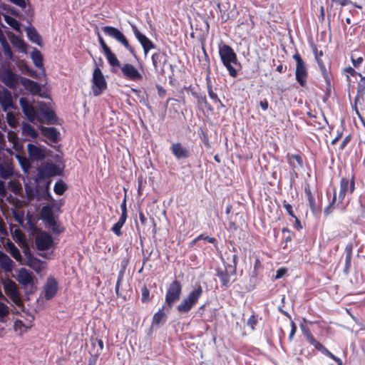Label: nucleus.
Returning <instances> with one entry per match:
<instances>
[{
    "label": "nucleus",
    "instance_id": "obj_1",
    "mask_svg": "<svg viewBox=\"0 0 365 365\" xmlns=\"http://www.w3.org/2000/svg\"><path fill=\"white\" fill-rule=\"evenodd\" d=\"M19 104L28 120L33 123H53L56 119L53 111L44 103L39 102L36 106L26 98L19 99Z\"/></svg>",
    "mask_w": 365,
    "mask_h": 365
},
{
    "label": "nucleus",
    "instance_id": "obj_2",
    "mask_svg": "<svg viewBox=\"0 0 365 365\" xmlns=\"http://www.w3.org/2000/svg\"><path fill=\"white\" fill-rule=\"evenodd\" d=\"M355 190V182L353 176L351 178H343L340 181L338 198L334 190L332 199L329 201V205L324 209L325 215L331 214L334 208L344 210L349 205L351 196Z\"/></svg>",
    "mask_w": 365,
    "mask_h": 365
},
{
    "label": "nucleus",
    "instance_id": "obj_3",
    "mask_svg": "<svg viewBox=\"0 0 365 365\" xmlns=\"http://www.w3.org/2000/svg\"><path fill=\"white\" fill-rule=\"evenodd\" d=\"M219 55L230 76L233 78L236 77L237 71L235 66L239 65V63L234 50L230 46L224 44L219 47Z\"/></svg>",
    "mask_w": 365,
    "mask_h": 365
},
{
    "label": "nucleus",
    "instance_id": "obj_4",
    "mask_svg": "<svg viewBox=\"0 0 365 365\" xmlns=\"http://www.w3.org/2000/svg\"><path fill=\"white\" fill-rule=\"evenodd\" d=\"M202 294V288L198 284L197 285L187 297H184L180 303L178 305L177 309L180 313H187L197 303L199 299Z\"/></svg>",
    "mask_w": 365,
    "mask_h": 365
},
{
    "label": "nucleus",
    "instance_id": "obj_5",
    "mask_svg": "<svg viewBox=\"0 0 365 365\" xmlns=\"http://www.w3.org/2000/svg\"><path fill=\"white\" fill-rule=\"evenodd\" d=\"M182 285L178 280L173 281L169 286L165 294V304L168 309H171L175 302L180 299Z\"/></svg>",
    "mask_w": 365,
    "mask_h": 365
},
{
    "label": "nucleus",
    "instance_id": "obj_6",
    "mask_svg": "<svg viewBox=\"0 0 365 365\" xmlns=\"http://www.w3.org/2000/svg\"><path fill=\"white\" fill-rule=\"evenodd\" d=\"M102 30L106 36L114 38L115 41L121 43L131 53H134L133 48L129 44L125 35L118 29L107 26L103 27Z\"/></svg>",
    "mask_w": 365,
    "mask_h": 365
},
{
    "label": "nucleus",
    "instance_id": "obj_7",
    "mask_svg": "<svg viewBox=\"0 0 365 365\" xmlns=\"http://www.w3.org/2000/svg\"><path fill=\"white\" fill-rule=\"evenodd\" d=\"M107 87V83L101 69L96 66L93 73L92 91L95 96H100Z\"/></svg>",
    "mask_w": 365,
    "mask_h": 365
},
{
    "label": "nucleus",
    "instance_id": "obj_8",
    "mask_svg": "<svg viewBox=\"0 0 365 365\" xmlns=\"http://www.w3.org/2000/svg\"><path fill=\"white\" fill-rule=\"evenodd\" d=\"M41 217L47 224V225L56 233H59L61 231L55 219L53 209L51 206L47 205L41 208Z\"/></svg>",
    "mask_w": 365,
    "mask_h": 365
},
{
    "label": "nucleus",
    "instance_id": "obj_9",
    "mask_svg": "<svg viewBox=\"0 0 365 365\" xmlns=\"http://www.w3.org/2000/svg\"><path fill=\"white\" fill-rule=\"evenodd\" d=\"M293 58L297 62L296 66V80L302 86H304L307 82V71L305 63L299 53H295Z\"/></svg>",
    "mask_w": 365,
    "mask_h": 365
},
{
    "label": "nucleus",
    "instance_id": "obj_10",
    "mask_svg": "<svg viewBox=\"0 0 365 365\" xmlns=\"http://www.w3.org/2000/svg\"><path fill=\"white\" fill-rule=\"evenodd\" d=\"M1 81L9 88L15 89L19 85L20 77L9 69H5L1 74Z\"/></svg>",
    "mask_w": 365,
    "mask_h": 365
},
{
    "label": "nucleus",
    "instance_id": "obj_11",
    "mask_svg": "<svg viewBox=\"0 0 365 365\" xmlns=\"http://www.w3.org/2000/svg\"><path fill=\"white\" fill-rule=\"evenodd\" d=\"M4 292L7 296L16 304L20 301V295L19 293L16 284L10 279H7L3 282Z\"/></svg>",
    "mask_w": 365,
    "mask_h": 365
},
{
    "label": "nucleus",
    "instance_id": "obj_12",
    "mask_svg": "<svg viewBox=\"0 0 365 365\" xmlns=\"http://www.w3.org/2000/svg\"><path fill=\"white\" fill-rule=\"evenodd\" d=\"M53 245L52 236L46 232H42L37 235L36 237V245L39 250H46L50 249Z\"/></svg>",
    "mask_w": 365,
    "mask_h": 365
},
{
    "label": "nucleus",
    "instance_id": "obj_13",
    "mask_svg": "<svg viewBox=\"0 0 365 365\" xmlns=\"http://www.w3.org/2000/svg\"><path fill=\"white\" fill-rule=\"evenodd\" d=\"M121 71L123 76L133 81H138L143 79L142 74L130 63H125L121 66Z\"/></svg>",
    "mask_w": 365,
    "mask_h": 365
},
{
    "label": "nucleus",
    "instance_id": "obj_14",
    "mask_svg": "<svg viewBox=\"0 0 365 365\" xmlns=\"http://www.w3.org/2000/svg\"><path fill=\"white\" fill-rule=\"evenodd\" d=\"M132 31L143 48L145 56H147L150 49L155 48L154 43L144 34H141L135 25H132Z\"/></svg>",
    "mask_w": 365,
    "mask_h": 365
},
{
    "label": "nucleus",
    "instance_id": "obj_15",
    "mask_svg": "<svg viewBox=\"0 0 365 365\" xmlns=\"http://www.w3.org/2000/svg\"><path fill=\"white\" fill-rule=\"evenodd\" d=\"M40 173L44 177H51L61 175V170L54 163L46 162L41 165Z\"/></svg>",
    "mask_w": 365,
    "mask_h": 365
},
{
    "label": "nucleus",
    "instance_id": "obj_16",
    "mask_svg": "<svg viewBox=\"0 0 365 365\" xmlns=\"http://www.w3.org/2000/svg\"><path fill=\"white\" fill-rule=\"evenodd\" d=\"M27 150L29 157L32 160H42L46 156V149L36 145L29 144Z\"/></svg>",
    "mask_w": 365,
    "mask_h": 365
},
{
    "label": "nucleus",
    "instance_id": "obj_17",
    "mask_svg": "<svg viewBox=\"0 0 365 365\" xmlns=\"http://www.w3.org/2000/svg\"><path fill=\"white\" fill-rule=\"evenodd\" d=\"M58 290V282L54 277H50L44 286V297L46 299L53 298Z\"/></svg>",
    "mask_w": 365,
    "mask_h": 365
},
{
    "label": "nucleus",
    "instance_id": "obj_18",
    "mask_svg": "<svg viewBox=\"0 0 365 365\" xmlns=\"http://www.w3.org/2000/svg\"><path fill=\"white\" fill-rule=\"evenodd\" d=\"M0 103L5 112L14 108L12 95L10 91L5 88L0 90Z\"/></svg>",
    "mask_w": 365,
    "mask_h": 365
},
{
    "label": "nucleus",
    "instance_id": "obj_19",
    "mask_svg": "<svg viewBox=\"0 0 365 365\" xmlns=\"http://www.w3.org/2000/svg\"><path fill=\"white\" fill-rule=\"evenodd\" d=\"M15 175L14 166L9 162L0 163V178L8 180Z\"/></svg>",
    "mask_w": 365,
    "mask_h": 365
},
{
    "label": "nucleus",
    "instance_id": "obj_20",
    "mask_svg": "<svg viewBox=\"0 0 365 365\" xmlns=\"http://www.w3.org/2000/svg\"><path fill=\"white\" fill-rule=\"evenodd\" d=\"M20 83L22 84L24 88L31 94H37L40 93L41 90V86L38 83L30 79L21 78Z\"/></svg>",
    "mask_w": 365,
    "mask_h": 365
},
{
    "label": "nucleus",
    "instance_id": "obj_21",
    "mask_svg": "<svg viewBox=\"0 0 365 365\" xmlns=\"http://www.w3.org/2000/svg\"><path fill=\"white\" fill-rule=\"evenodd\" d=\"M0 266L6 272H10L13 270L14 262L5 253L0 250Z\"/></svg>",
    "mask_w": 365,
    "mask_h": 365
},
{
    "label": "nucleus",
    "instance_id": "obj_22",
    "mask_svg": "<svg viewBox=\"0 0 365 365\" xmlns=\"http://www.w3.org/2000/svg\"><path fill=\"white\" fill-rule=\"evenodd\" d=\"M16 279L24 285H28L33 282V277L31 272L24 268H21L17 274Z\"/></svg>",
    "mask_w": 365,
    "mask_h": 365
},
{
    "label": "nucleus",
    "instance_id": "obj_23",
    "mask_svg": "<svg viewBox=\"0 0 365 365\" xmlns=\"http://www.w3.org/2000/svg\"><path fill=\"white\" fill-rule=\"evenodd\" d=\"M171 150L178 159L186 158L189 156V151L179 143L173 144Z\"/></svg>",
    "mask_w": 365,
    "mask_h": 365
},
{
    "label": "nucleus",
    "instance_id": "obj_24",
    "mask_svg": "<svg viewBox=\"0 0 365 365\" xmlns=\"http://www.w3.org/2000/svg\"><path fill=\"white\" fill-rule=\"evenodd\" d=\"M6 251L17 261L21 263L23 257L19 249L10 240H8L4 245Z\"/></svg>",
    "mask_w": 365,
    "mask_h": 365
},
{
    "label": "nucleus",
    "instance_id": "obj_25",
    "mask_svg": "<svg viewBox=\"0 0 365 365\" xmlns=\"http://www.w3.org/2000/svg\"><path fill=\"white\" fill-rule=\"evenodd\" d=\"M170 309H168V307L164 305L161 309H160L153 316V325H159L161 322H165L166 318V314L165 311L169 312Z\"/></svg>",
    "mask_w": 365,
    "mask_h": 365
},
{
    "label": "nucleus",
    "instance_id": "obj_26",
    "mask_svg": "<svg viewBox=\"0 0 365 365\" xmlns=\"http://www.w3.org/2000/svg\"><path fill=\"white\" fill-rule=\"evenodd\" d=\"M42 134L53 142L57 141L59 133L54 128L41 127Z\"/></svg>",
    "mask_w": 365,
    "mask_h": 365
},
{
    "label": "nucleus",
    "instance_id": "obj_27",
    "mask_svg": "<svg viewBox=\"0 0 365 365\" xmlns=\"http://www.w3.org/2000/svg\"><path fill=\"white\" fill-rule=\"evenodd\" d=\"M152 61L153 66L156 71L159 68H162L164 63H165V56L163 53H155L152 55Z\"/></svg>",
    "mask_w": 365,
    "mask_h": 365
},
{
    "label": "nucleus",
    "instance_id": "obj_28",
    "mask_svg": "<svg viewBox=\"0 0 365 365\" xmlns=\"http://www.w3.org/2000/svg\"><path fill=\"white\" fill-rule=\"evenodd\" d=\"M312 51L314 54L315 59L319 66V68H320L322 74L324 75V76H327L326 67L321 58L322 56H323L322 51H321V50L319 51L318 48H317V46H315L312 47Z\"/></svg>",
    "mask_w": 365,
    "mask_h": 365
},
{
    "label": "nucleus",
    "instance_id": "obj_29",
    "mask_svg": "<svg viewBox=\"0 0 365 365\" xmlns=\"http://www.w3.org/2000/svg\"><path fill=\"white\" fill-rule=\"evenodd\" d=\"M304 336L306 337L307 341L310 344L314 346L317 350L321 351L322 354L324 353L327 348L320 342H319L309 331L305 332Z\"/></svg>",
    "mask_w": 365,
    "mask_h": 365
},
{
    "label": "nucleus",
    "instance_id": "obj_30",
    "mask_svg": "<svg viewBox=\"0 0 365 365\" xmlns=\"http://www.w3.org/2000/svg\"><path fill=\"white\" fill-rule=\"evenodd\" d=\"M217 276L220 278L222 286L227 287L230 285V276L229 274V270L227 268H225L224 270L217 269Z\"/></svg>",
    "mask_w": 365,
    "mask_h": 365
},
{
    "label": "nucleus",
    "instance_id": "obj_31",
    "mask_svg": "<svg viewBox=\"0 0 365 365\" xmlns=\"http://www.w3.org/2000/svg\"><path fill=\"white\" fill-rule=\"evenodd\" d=\"M27 264L38 273L45 268V263L37 258H29Z\"/></svg>",
    "mask_w": 365,
    "mask_h": 365
},
{
    "label": "nucleus",
    "instance_id": "obj_32",
    "mask_svg": "<svg viewBox=\"0 0 365 365\" xmlns=\"http://www.w3.org/2000/svg\"><path fill=\"white\" fill-rule=\"evenodd\" d=\"M31 58L36 67L43 70V58L38 50L34 48L31 53Z\"/></svg>",
    "mask_w": 365,
    "mask_h": 365
},
{
    "label": "nucleus",
    "instance_id": "obj_33",
    "mask_svg": "<svg viewBox=\"0 0 365 365\" xmlns=\"http://www.w3.org/2000/svg\"><path fill=\"white\" fill-rule=\"evenodd\" d=\"M108 62L112 67H120V63L117 58L116 56L111 51L110 49L103 53Z\"/></svg>",
    "mask_w": 365,
    "mask_h": 365
},
{
    "label": "nucleus",
    "instance_id": "obj_34",
    "mask_svg": "<svg viewBox=\"0 0 365 365\" xmlns=\"http://www.w3.org/2000/svg\"><path fill=\"white\" fill-rule=\"evenodd\" d=\"M305 194L307 197L309 205L314 214H316L319 212V208L316 205L315 199L314 196L312 195L311 190L309 189H305Z\"/></svg>",
    "mask_w": 365,
    "mask_h": 365
},
{
    "label": "nucleus",
    "instance_id": "obj_35",
    "mask_svg": "<svg viewBox=\"0 0 365 365\" xmlns=\"http://www.w3.org/2000/svg\"><path fill=\"white\" fill-rule=\"evenodd\" d=\"M26 33L28 38L34 43L40 44L41 37L38 35L36 30L33 27H29L26 29Z\"/></svg>",
    "mask_w": 365,
    "mask_h": 365
},
{
    "label": "nucleus",
    "instance_id": "obj_36",
    "mask_svg": "<svg viewBox=\"0 0 365 365\" xmlns=\"http://www.w3.org/2000/svg\"><path fill=\"white\" fill-rule=\"evenodd\" d=\"M22 133L24 135L32 138H36L38 136V133L35 129L28 123H24L22 125Z\"/></svg>",
    "mask_w": 365,
    "mask_h": 365
},
{
    "label": "nucleus",
    "instance_id": "obj_37",
    "mask_svg": "<svg viewBox=\"0 0 365 365\" xmlns=\"http://www.w3.org/2000/svg\"><path fill=\"white\" fill-rule=\"evenodd\" d=\"M351 61L355 68H358L364 61L363 56L359 55L358 51H353L351 53Z\"/></svg>",
    "mask_w": 365,
    "mask_h": 365
},
{
    "label": "nucleus",
    "instance_id": "obj_38",
    "mask_svg": "<svg viewBox=\"0 0 365 365\" xmlns=\"http://www.w3.org/2000/svg\"><path fill=\"white\" fill-rule=\"evenodd\" d=\"M126 221V218L124 216H120L118 221L113 226L111 230L117 235L120 236L122 235L121 228Z\"/></svg>",
    "mask_w": 365,
    "mask_h": 365
},
{
    "label": "nucleus",
    "instance_id": "obj_39",
    "mask_svg": "<svg viewBox=\"0 0 365 365\" xmlns=\"http://www.w3.org/2000/svg\"><path fill=\"white\" fill-rule=\"evenodd\" d=\"M4 19L6 24H8L14 30L17 31H20V23L16 19L9 15H4Z\"/></svg>",
    "mask_w": 365,
    "mask_h": 365
},
{
    "label": "nucleus",
    "instance_id": "obj_40",
    "mask_svg": "<svg viewBox=\"0 0 365 365\" xmlns=\"http://www.w3.org/2000/svg\"><path fill=\"white\" fill-rule=\"evenodd\" d=\"M3 299H0V322H4L5 317H6L9 313V307L2 302Z\"/></svg>",
    "mask_w": 365,
    "mask_h": 365
},
{
    "label": "nucleus",
    "instance_id": "obj_41",
    "mask_svg": "<svg viewBox=\"0 0 365 365\" xmlns=\"http://www.w3.org/2000/svg\"><path fill=\"white\" fill-rule=\"evenodd\" d=\"M289 162L293 169L302 166V159L298 155H292L289 157Z\"/></svg>",
    "mask_w": 365,
    "mask_h": 365
},
{
    "label": "nucleus",
    "instance_id": "obj_42",
    "mask_svg": "<svg viewBox=\"0 0 365 365\" xmlns=\"http://www.w3.org/2000/svg\"><path fill=\"white\" fill-rule=\"evenodd\" d=\"M54 192L56 194L61 195L66 190V185L62 180H58L54 185Z\"/></svg>",
    "mask_w": 365,
    "mask_h": 365
},
{
    "label": "nucleus",
    "instance_id": "obj_43",
    "mask_svg": "<svg viewBox=\"0 0 365 365\" xmlns=\"http://www.w3.org/2000/svg\"><path fill=\"white\" fill-rule=\"evenodd\" d=\"M11 43L13 44V46L14 47H16L17 49H19V51H25V44L21 38H19L16 36H13L11 38Z\"/></svg>",
    "mask_w": 365,
    "mask_h": 365
},
{
    "label": "nucleus",
    "instance_id": "obj_44",
    "mask_svg": "<svg viewBox=\"0 0 365 365\" xmlns=\"http://www.w3.org/2000/svg\"><path fill=\"white\" fill-rule=\"evenodd\" d=\"M343 72L346 75L348 82H350V76H355L356 75L361 76V73H357L352 67L350 66L346 67Z\"/></svg>",
    "mask_w": 365,
    "mask_h": 365
},
{
    "label": "nucleus",
    "instance_id": "obj_45",
    "mask_svg": "<svg viewBox=\"0 0 365 365\" xmlns=\"http://www.w3.org/2000/svg\"><path fill=\"white\" fill-rule=\"evenodd\" d=\"M6 120H7L8 124L11 128H16L18 125V120H17L15 115L11 112L7 113Z\"/></svg>",
    "mask_w": 365,
    "mask_h": 365
},
{
    "label": "nucleus",
    "instance_id": "obj_46",
    "mask_svg": "<svg viewBox=\"0 0 365 365\" xmlns=\"http://www.w3.org/2000/svg\"><path fill=\"white\" fill-rule=\"evenodd\" d=\"M14 240L19 243L25 242V236L19 229H16L13 233Z\"/></svg>",
    "mask_w": 365,
    "mask_h": 365
},
{
    "label": "nucleus",
    "instance_id": "obj_47",
    "mask_svg": "<svg viewBox=\"0 0 365 365\" xmlns=\"http://www.w3.org/2000/svg\"><path fill=\"white\" fill-rule=\"evenodd\" d=\"M9 187L15 194L20 192L21 186V184L16 180H10L9 182Z\"/></svg>",
    "mask_w": 365,
    "mask_h": 365
},
{
    "label": "nucleus",
    "instance_id": "obj_48",
    "mask_svg": "<svg viewBox=\"0 0 365 365\" xmlns=\"http://www.w3.org/2000/svg\"><path fill=\"white\" fill-rule=\"evenodd\" d=\"M16 158H17L20 165H21L22 169L24 171H27L29 170V168H30V163H29L28 159L25 157H22V156H19V155H16Z\"/></svg>",
    "mask_w": 365,
    "mask_h": 365
},
{
    "label": "nucleus",
    "instance_id": "obj_49",
    "mask_svg": "<svg viewBox=\"0 0 365 365\" xmlns=\"http://www.w3.org/2000/svg\"><path fill=\"white\" fill-rule=\"evenodd\" d=\"M207 92L210 98L215 103H219L222 104L220 100L219 99L217 95L212 91V86L210 84L207 85Z\"/></svg>",
    "mask_w": 365,
    "mask_h": 365
},
{
    "label": "nucleus",
    "instance_id": "obj_50",
    "mask_svg": "<svg viewBox=\"0 0 365 365\" xmlns=\"http://www.w3.org/2000/svg\"><path fill=\"white\" fill-rule=\"evenodd\" d=\"M1 46H2L3 51H4V55L6 56H7L9 58L11 59L12 56H13V53H12V51L11 50L9 43L7 42V43H4V45H2Z\"/></svg>",
    "mask_w": 365,
    "mask_h": 365
},
{
    "label": "nucleus",
    "instance_id": "obj_51",
    "mask_svg": "<svg viewBox=\"0 0 365 365\" xmlns=\"http://www.w3.org/2000/svg\"><path fill=\"white\" fill-rule=\"evenodd\" d=\"M323 354H324V355L330 357L333 360H334L338 364V365H342L341 360L339 358L334 356L333 354H331L327 349H326V350L324 351Z\"/></svg>",
    "mask_w": 365,
    "mask_h": 365
},
{
    "label": "nucleus",
    "instance_id": "obj_52",
    "mask_svg": "<svg viewBox=\"0 0 365 365\" xmlns=\"http://www.w3.org/2000/svg\"><path fill=\"white\" fill-rule=\"evenodd\" d=\"M98 344L99 348L96 351V355H99L102 350L103 349V342L101 339H96L92 341V344L95 346L96 344Z\"/></svg>",
    "mask_w": 365,
    "mask_h": 365
},
{
    "label": "nucleus",
    "instance_id": "obj_53",
    "mask_svg": "<svg viewBox=\"0 0 365 365\" xmlns=\"http://www.w3.org/2000/svg\"><path fill=\"white\" fill-rule=\"evenodd\" d=\"M258 319L255 315H252L247 320V325L254 329L255 326L257 324Z\"/></svg>",
    "mask_w": 365,
    "mask_h": 365
},
{
    "label": "nucleus",
    "instance_id": "obj_54",
    "mask_svg": "<svg viewBox=\"0 0 365 365\" xmlns=\"http://www.w3.org/2000/svg\"><path fill=\"white\" fill-rule=\"evenodd\" d=\"M283 207L291 217L296 218V215L293 212L292 207L291 205L287 203L286 201H284Z\"/></svg>",
    "mask_w": 365,
    "mask_h": 365
},
{
    "label": "nucleus",
    "instance_id": "obj_55",
    "mask_svg": "<svg viewBox=\"0 0 365 365\" xmlns=\"http://www.w3.org/2000/svg\"><path fill=\"white\" fill-rule=\"evenodd\" d=\"M232 262H233V265H230L229 269H230L231 273L235 274L236 267H237V256L236 255H234L232 256Z\"/></svg>",
    "mask_w": 365,
    "mask_h": 365
},
{
    "label": "nucleus",
    "instance_id": "obj_56",
    "mask_svg": "<svg viewBox=\"0 0 365 365\" xmlns=\"http://www.w3.org/2000/svg\"><path fill=\"white\" fill-rule=\"evenodd\" d=\"M149 290L146 287L142 288V301L147 302L149 299Z\"/></svg>",
    "mask_w": 365,
    "mask_h": 365
},
{
    "label": "nucleus",
    "instance_id": "obj_57",
    "mask_svg": "<svg viewBox=\"0 0 365 365\" xmlns=\"http://www.w3.org/2000/svg\"><path fill=\"white\" fill-rule=\"evenodd\" d=\"M201 239H203L204 240H205V241H207V242H208L210 243H212V244H214L216 242L215 238L210 237H208V236L203 237V235H202L198 236L197 238H195V242L198 241V240H200Z\"/></svg>",
    "mask_w": 365,
    "mask_h": 365
},
{
    "label": "nucleus",
    "instance_id": "obj_58",
    "mask_svg": "<svg viewBox=\"0 0 365 365\" xmlns=\"http://www.w3.org/2000/svg\"><path fill=\"white\" fill-rule=\"evenodd\" d=\"M98 41H99L100 45L103 49V53L108 51L110 49V48L106 45V43H105L104 40L103 39V38L101 36L100 34L98 35Z\"/></svg>",
    "mask_w": 365,
    "mask_h": 365
},
{
    "label": "nucleus",
    "instance_id": "obj_59",
    "mask_svg": "<svg viewBox=\"0 0 365 365\" xmlns=\"http://www.w3.org/2000/svg\"><path fill=\"white\" fill-rule=\"evenodd\" d=\"M9 1L22 9H24L26 6V2L25 0H9Z\"/></svg>",
    "mask_w": 365,
    "mask_h": 365
},
{
    "label": "nucleus",
    "instance_id": "obj_60",
    "mask_svg": "<svg viewBox=\"0 0 365 365\" xmlns=\"http://www.w3.org/2000/svg\"><path fill=\"white\" fill-rule=\"evenodd\" d=\"M120 208H121V211H122L121 216H124L125 218L127 219V209H126L125 199H124L123 202H122V204L120 205Z\"/></svg>",
    "mask_w": 365,
    "mask_h": 365
},
{
    "label": "nucleus",
    "instance_id": "obj_61",
    "mask_svg": "<svg viewBox=\"0 0 365 365\" xmlns=\"http://www.w3.org/2000/svg\"><path fill=\"white\" fill-rule=\"evenodd\" d=\"M6 186H5V183L0 180V195L1 196H6Z\"/></svg>",
    "mask_w": 365,
    "mask_h": 365
},
{
    "label": "nucleus",
    "instance_id": "obj_62",
    "mask_svg": "<svg viewBox=\"0 0 365 365\" xmlns=\"http://www.w3.org/2000/svg\"><path fill=\"white\" fill-rule=\"evenodd\" d=\"M23 323L21 321H19V320H17L14 322V328L15 329L16 331H21V328L23 327Z\"/></svg>",
    "mask_w": 365,
    "mask_h": 365
},
{
    "label": "nucleus",
    "instance_id": "obj_63",
    "mask_svg": "<svg viewBox=\"0 0 365 365\" xmlns=\"http://www.w3.org/2000/svg\"><path fill=\"white\" fill-rule=\"evenodd\" d=\"M285 272H286V269H279L277 271V274H276L275 278L276 279H279V278L282 277L284 276V274H285Z\"/></svg>",
    "mask_w": 365,
    "mask_h": 365
},
{
    "label": "nucleus",
    "instance_id": "obj_64",
    "mask_svg": "<svg viewBox=\"0 0 365 365\" xmlns=\"http://www.w3.org/2000/svg\"><path fill=\"white\" fill-rule=\"evenodd\" d=\"M259 105L264 110H267L268 109V102L267 100L260 101Z\"/></svg>",
    "mask_w": 365,
    "mask_h": 365
}]
</instances>
